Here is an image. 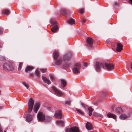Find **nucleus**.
<instances>
[{
	"mask_svg": "<svg viewBox=\"0 0 132 132\" xmlns=\"http://www.w3.org/2000/svg\"><path fill=\"white\" fill-rule=\"evenodd\" d=\"M3 68L4 70L6 71H12L14 69L12 64L8 61L3 64Z\"/></svg>",
	"mask_w": 132,
	"mask_h": 132,
	"instance_id": "1",
	"label": "nucleus"
},
{
	"mask_svg": "<svg viewBox=\"0 0 132 132\" xmlns=\"http://www.w3.org/2000/svg\"><path fill=\"white\" fill-rule=\"evenodd\" d=\"M51 23L53 27L51 28V31L53 32H55L58 30V28L57 23L55 20L52 19L51 20Z\"/></svg>",
	"mask_w": 132,
	"mask_h": 132,
	"instance_id": "2",
	"label": "nucleus"
},
{
	"mask_svg": "<svg viewBox=\"0 0 132 132\" xmlns=\"http://www.w3.org/2000/svg\"><path fill=\"white\" fill-rule=\"evenodd\" d=\"M75 66L76 67L74 68L72 70L73 72L75 74H78L80 73V69L81 67V65L80 63H77L76 64Z\"/></svg>",
	"mask_w": 132,
	"mask_h": 132,
	"instance_id": "3",
	"label": "nucleus"
},
{
	"mask_svg": "<svg viewBox=\"0 0 132 132\" xmlns=\"http://www.w3.org/2000/svg\"><path fill=\"white\" fill-rule=\"evenodd\" d=\"M38 120L40 121H44L45 119V116L44 114L40 112H39L37 115Z\"/></svg>",
	"mask_w": 132,
	"mask_h": 132,
	"instance_id": "4",
	"label": "nucleus"
},
{
	"mask_svg": "<svg viewBox=\"0 0 132 132\" xmlns=\"http://www.w3.org/2000/svg\"><path fill=\"white\" fill-rule=\"evenodd\" d=\"M65 132H79V128L76 126H73L69 128H67Z\"/></svg>",
	"mask_w": 132,
	"mask_h": 132,
	"instance_id": "5",
	"label": "nucleus"
},
{
	"mask_svg": "<svg viewBox=\"0 0 132 132\" xmlns=\"http://www.w3.org/2000/svg\"><path fill=\"white\" fill-rule=\"evenodd\" d=\"M104 65L103 63L100 62H97L95 66V69L96 71H99L101 68H104Z\"/></svg>",
	"mask_w": 132,
	"mask_h": 132,
	"instance_id": "6",
	"label": "nucleus"
},
{
	"mask_svg": "<svg viewBox=\"0 0 132 132\" xmlns=\"http://www.w3.org/2000/svg\"><path fill=\"white\" fill-rule=\"evenodd\" d=\"M105 66L106 69L108 71L112 70L114 68V65L112 63H105Z\"/></svg>",
	"mask_w": 132,
	"mask_h": 132,
	"instance_id": "7",
	"label": "nucleus"
},
{
	"mask_svg": "<svg viewBox=\"0 0 132 132\" xmlns=\"http://www.w3.org/2000/svg\"><path fill=\"white\" fill-rule=\"evenodd\" d=\"M87 45L89 47H92L93 44V41L92 39L90 37L87 38L86 39Z\"/></svg>",
	"mask_w": 132,
	"mask_h": 132,
	"instance_id": "8",
	"label": "nucleus"
},
{
	"mask_svg": "<svg viewBox=\"0 0 132 132\" xmlns=\"http://www.w3.org/2000/svg\"><path fill=\"white\" fill-rule=\"evenodd\" d=\"M55 118L57 119H61L62 117V112L60 110H58L56 111L54 115Z\"/></svg>",
	"mask_w": 132,
	"mask_h": 132,
	"instance_id": "9",
	"label": "nucleus"
},
{
	"mask_svg": "<svg viewBox=\"0 0 132 132\" xmlns=\"http://www.w3.org/2000/svg\"><path fill=\"white\" fill-rule=\"evenodd\" d=\"M52 89L53 90L55 94L58 96H61L63 95V93L61 91L58 90L55 87H52Z\"/></svg>",
	"mask_w": 132,
	"mask_h": 132,
	"instance_id": "10",
	"label": "nucleus"
},
{
	"mask_svg": "<svg viewBox=\"0 0 132 132\" xmlns=\"http://www.w3.org/2000/svg\"><path fill=\"white\" fill-rule=\"evenodd\" d=\"M40 104L39 102L35 103L34 105L33 110L34 112L37 113L39 108H40Z\"/></svg>",
	"mask_w": 132,
	"mask_h": 132,
	"instance_id": "11",
	"label": "nucleus"
},
{
	"mask_svg": "<svg viewBox=\"0 0 132 132\" xmlns=\"http://www.w3.org/2000/svg\"><path fill=\"white\" fill-rule=\"evenodd\" d=\"M61 12L62 14L64 16H67L69 13V11L64 8H62L61 9Z\"/></svg>",
	"mask_w": 132,
	"mask_h": 132,
	"instance_id": "12",
	"label": "nucleus"
},
{
	"mask_svg": "<svg viewBox=\"0 0 132 132\" xmlns=\"http://www.w3.org/2000/svg\"><path fill=\"white\" fill-rule=\"evenodd\" d=\"M34 101L32 98H30L28 101V107L33 108Z\"/></svg>",
	"mask_w": 132,
	"mask_h": 132,
	"instance_id": "13",
	"label": "nucleus"
},
{
	"mask_svg": "<svg viewBox=\"0 0 132 132\" xmlns=\"http://www.w3.org/2000/svg\"><path fill=\"white\" fill-rule=\"evenodd\" d=\"M122 46L120 43H118L117 44L116 51L118 52L121 51L122 50Z\"/></svg>",
	"mask_w": 132,
	"mask_h": 132,
	"instance_id": "14",
	"label": "nucleus"
},
{
	"mask_svg": "<svg viewBox=\"0 0 132 132\" xmlns=\"http://www.w3.org/2000/svg\"><path fill=\"white\" fill-rule=\"evenodd\" d=\"M130 117V115L129 114H123L120 116V118L122 120H123L129 117Z\"/></svg>",
	"mask_w": 132,
	"mask_h": 132,
	"instance_id": "15",
	"label": "nucleus"
},
{
	"mask_svg": "<svg viewBox=\"0 0 132 132\" xmlns=\"http://www.w3.org/2000/svg\"><path fill=\"white\" fill-rule=\"evenodd\" d=\"M86 127L88 130H91L93 129V126L89 122H87L86 124Z\"/></svg>",
	"mask_w": 132,
	"mask_h": 132,
	"instance_id": "16",
	"label": "nucleus"
},
{
	"mask_svg": "<svg viewBox=\"0 0 132 132\" xmlns=\"http://www.w3.org/2000/svg\"><path fill=\"white\" fill-rule=\"evenodd\" d=\"M42 78L44 82L45 83H47L48 85L50 84H51V82L50 80L44 76H42Z\"/></svg>",
	"mask_w": 132,
	"mask_h": 132,
	"instance_id": "17",
	"label": "nucleus"
},
{
	"mask_svg": "<svg viewBox=\"0 0 132 132\" xmlns=\"http://www.w3.org/2000/svg\"><path fill=\"white\" fill-rule=\"evenodd\" d=\"M59 55V52L58 51H55L53 53V58L54 59L56 60Z\"/></svg>",
	"mask_w": 132,
	"mask_h": 132,
	"instance_id": "18",
	"label": "nucleus"
},
{
	"mask_svg": "<svg viewBox=\"0 0 132 132\" xmlns=\"http://www.w3.org/2000/svg\"><path fill=\"white\" fill-rule=\"evenodd\" d=\"M71 58V56L69 54H67L66 55L64 56L63 57V60L64 62H66L67 61L70 60Z\"/></svg>",
	"mask_w": 132,
	"mask_h": 132,
	"instance_id": "19",
	"label": "nucleus"
},
{
	"mask_svg": "<svg viewBox=\"0 0 132 132\" xmlns=\"http://www.w3.org/2000/svg\"><path fill=\"white\" fill-rule=\"evenodd\" d=\"M115 111L118 113L120 114L123 112V110L121 107H118L116 109Z\"/></svg>",
	"mask_w": 132,
	"mask_h": 132,
	"instance_id": "20",
	"label": "nucleus"
},
{
	"mask_svg": "<svg viewBox=\"0 0 132 132\" xmlns=\"http://www.w3.org/2000/svg\"><path fill=\"white\" fill-rule=\"evenodd\" d=\"M34 69L33 67L31 66H28L26 67L25 71L26 72H28L29 71H31L32 69Z\"/></svg>",
	"mask_w": 132,
	"mask_h": 132,
	"instance_id": "21",
	"label": "nucleus"
},
{
	"mask_svg": "<svg viewBox=\"0 0 132 132\" xmlns=\"http://www.w3.org/2000/svg\"><path fill=\"white\" fill-rule=\"evenodd\" d=\"M93 115L96 117L100 118H103V116L102 115L95 112H94Z\"/></svg>",
	"mask_w": 132,
	"mask_h": 132,
	"instance_id": "22",
	"label": "nucleus"
},
{
	"mask_svg": "<svg viewBox=\"0 0 132 132\" xmlns=\"http://www.w3.org/2000/svg\"><path fill=\"white\" fill-rule=\"evenodd\" d=\"M107 116L108 118H112L114 119H116V116L114 114L111 113H108L107 114Z\"/></svg>",
	"mask_w": 132,
	"mask_h": 132,
	"instance_id": "23",
	"label": "nucleus"
},
{
	"mask_svg": "<svg viewBox=\"0 0 132 132\" xmlns=\"http://www.w3.org/2000/svg\"><path fill=\"white\" fill-rule=\"evenodd\" d=\"M56 123L58 125H60L61 126H63L64 125V121L62 120L57 121L56 122Z\"/></svg>",
	"mask_w": 132,
	"mask_h": 132,
	"instance_id": "24",
	"label": "nucleus"
},
{
	"mask_svg": "<svg viewBox=\"0 0 132 132\" xmlns=\"http://www.w3.org/2000/svg\"><path fill=\"white\" fill-rule=\"evenodd\" d=\"M67 22L68 23L71 24H75V21L72 18L68 20Z\"/></svg>",
	"mask_w": 132,
	"mask_h": 132,
	"instance_id": "25",
	"label": "nucleus"
},
{
	"mask_svg": "<svg viewBox=\"0 0 132 132\" xmlns=\"http://www.w3.org/2000/svg\"><path fill=\"white\" fill-rule=\"evenodd\" d=\"M88 110L89 112L88 114L89 116H90L92 115V112L94 111V110L91 107L89 108L88 109Z\"/></svg>",
	"mask_w": 132,
	"mask_h": 132,
	"instance_id": "26",
	"label": "nucleus"
},
{
	"mask_svg": "<svg viewBox=\"0 0 132 132\" xmlns=\"http://www.w3.org/2000/svg\"><path fill=\"white\" fill-rule=\"evenodd\" d=\"M2 12L4 14L8 15L10 14V12L9 10L7 9H5L3 10Z\"/></svg>",
	"mask_w": 132,
	"mask_h": 132,
	"instance_id": "27",
	"label": "nucleus"
},
{
	"mask_svg": "<svg viewBox=\"0 0 132 132\" xmlns=\"http://www.w3.org/2000/svg\"><path fill=\"white\" fill-rule=\"evenodd\" d=\"M26 119L28 121H31L32 119V116L31 115H29L27 117Z\"/></svg>",
	"mask_w": 132,
	"mask_h": 132,
	"instance_id": "28",
	"label": "nucleus"
},
{
	"mask_svg": "<svg viewBox=\"0 0 132 132\" xmlns=\"http://www.w3.org/2000/svg\"><path fill=\"white\" fill-rule=\"evenodd\" d=\"M66 83L65 81L62 80H61V85L62 87H65L66 86Z\"/></svg>",
	"mask_w": 132,
	"mask_h": 132,
	"instance_id": "29",
	"label": "nucleus"
},
{
	"mask_svg": "<svg viewBox=\"0 0 132 132\" xmlns=\"http://www.w3.org/2000/svg\"><path fill=\"white\" fill-rule=\"evenodd\" d=\"M62 62V61L60 59H59L55 61V64L56 65H59L61 64Z\"/></svg>",
	"mask_w": 132,
	"mask_h": 132,
	"instance_id": "30",
	"label": "nucleus"
},
{
	"mask_svg": "<svg viewBox=\"0 0 132 132\" xmlns=\"http://www.w3.org/2000/svg\"><path fill=\"white\" fill-rule=\"evenodd\" d=\"M76 111L78 112L82 115H83L84 114V112L81 110L77 109L76 110Z\"/></svg>",
	"mask_w": 132,
	"mask_h": 132,
	"instance_id": "31",
	"label": "nucleus"
},
{
	"mask_svg": "<svg viewBox=\"0 0 132 132\" xmlns=\"http://www.w3.org/2000/svg\"><path fill=\"white\" fill-rule=\"evenodd\" d=\"M35 75L38 77H40L39 72L38 70H36L35 73Z\"/></svg>",
	"mask_w": 132,
	"mask_h": 132,
	"instance_id": "32",
	"label": "nucleus"
},
{
	"mask_svg": "<svg viewBox=\"0 0 132 132\" xmlns=\"http://www.w3.org/2000/svg\"><path fill=\"white\" fill-rule=\"evenodd\" d=\"M23 63L21 62L20 63L18 68V70H21V68L22 66Z\"/></svg>",
	"mask_w": 132,
	"mask_h": 132,
	"instance_id": "33",
	"label": "nucleus"
},
{
	"mask_svg": "<svg viewBox=\"0 0 132 132\" xmlns=\"http://www.w3.org/2000/svg\"><path fill=\"white\" fill-rule=\"evenodd\" d=\"M23 85L25 86L27 89H28L29 88V85L28 84L25 82H23L22 83Z\"/></svg>",
	"mask_w": 132,
	"mask_h": 132,
	"instance_id": "34",
	"label": "nucleus"
},
{
	"mask_svg": "<svg viewBox=\"0 0 132 132\" xmlns=\"http://www.w3.org/2000/svg\"><path fill=\"white\" fill-rule=\"evenodd\" d=\"M33 109V108L32 107H28V112L29 113H30Z\"/></svg>",
	"mask_w": 132,
	"mask_h": 132,
	"instance_id": "35",
	"label": "nucleus"
},
{
	"mask_svg": "<svg viewBox=\"0 0 132 132\" xmlns=\"http://www.w3.org/2000/svg\"><path fill=\"white\" fill-rule=\"evenodd\" d=\"M71 102V101L70 100H69L66 101L65 103V104L69 105L70 104Z\"/></svg>",
	"mask_w": 132,
	"mask_h": 132,
	"instance_id": "36",
	"label": "nucleus"
},
{
	"mask_svg": "<svg viewBox=\"0 0 132 132\" xmlns=\"http://www.w3.org/2000/svg\"><path fill=\"white\" fill-rule=\"evenodd\" d=\"M43 106L44 107L46 108V109L49 111H51V108L50 107H47L44 105Z\"/></svg>",
	"mask_w": 132,
	"mask_h": 132,
	"instance_id": "37",
	"label": "nucleus"
},
{
	"mask_svg": "<svg viewBox=\"0 0 132 132\" xmlns=\"http://www.w3.org/2000/svg\"><path fill=\"white\" fill-rule=\"evenodd\" d=\"M51 119L50 117H47L46 118V121H47L48 122H50L51 121Z\"/></svg>",
	"mask_w": 132,
	"mask_h": 132,
	"instance_id": "38",
	"label": "nucleus"
},
{
	"mask_svg": "<svg viewBox=\"0 0 132 132\" xmlns=\"http://www.w3.org/2000/svg\"><path fill=\"white\" fill-rule=\"evenodd\" d=\"M81 105L82 106V107L84 108H86V105L84 104L83 103L81 102Z\"/></svg>",
	"mask_w": 132,
	"mask_h": 132,
	"instance_id": "39",
	"label": "nucleus"
},
{
	"mask_svg": "<svg viewBox=\"0 0 132 132\" xmlns=\"http://www.w3.org/2000/svg\"><path fill=\"white\" fill-rule=\"evenodd\" d=\"M46 69H43L40 70L43 73H44L46 71Z\"/></svg>",
	"mask_w": 132,
	"mask_h": 132,
	"instance_id": "40",
	"label": "nucleus"
},
{
	"mask_svg": "<svg viewBox=\"0 0 132 132\" xmlns=\"http://www.w3.org/2000/svg\"><path fill=\"white\" fill-rule=\"evenodd\" d=\"M3 33V29L2 27L0 28V35L2 34Z\"/></svg>",
	"mask_w": 132,
	"mask_h": 132,
	"instance_id": "41",
	"label": "nucleus"
},
{
	"mask_svg": "<svg viewBox=\"0 0 132 132\" xmlns=\"http://www.w3.org/2000/svg\"><path fill=\"white\" fill-rule=\"evenodd\" d=\"M63 66L65 68H68L70 66V64H64Z\"/></svg>",
	"mask_w": 132,
	"mask_h": 132,
	"instance_id": "42",
	"label": "nucleus"
},
{
	"mask_svg": "<svg viewBox=\"0 0 132 132\" xmlns=\"http://www.w3.org/2000/svg\"><path fill=\"white\" fill-rule=\"evenodd\" d=\"M83 65L85 67H87L88 65V63H83Z\"/></svg>",
	"mask_w": 132,
	"mask_h": 132,
	"instance_id": "43",
	"label": "nucleus"
},
{
	"mask_svg": "<svg viewBox=\"0 0 132 132\" xmlns=\"http://www.w3.org/2000/svg\"><path fill=\"white\" fill-rule=\"evenodd\" d=\"M50 78L52 80H54V77L52 75H51L50 76Z\"/></svg>",
	"mask_w": 132,
	"mask_h": 132,
	"instance_id": "44",
	"label": "nucleus"
},
{
	"mask_svg": "<svg viewBox=\"0 0 132 132\" xmlns=\"http://www.w3.org/2000/svg\"><path fill=\"white\" fill-rule=\"evenodd\" d=\"M86 21V20L85 19H81V21L82 22H85Z\"/></svg>",
	"mask_w": 132,
	"mask_h": 132,
	"instance_id": "45",
	"label": "nucleus"
},
{
	"mask_svg": "<svg viewBox=\"0 0 132 132\" xmlns=\"http://www.w3.org/2000/svg\"><path fill=\"white\" fill-rule=\"evenodd\" d=\"M83 9H80V11H79V12H80V13L82 14V12H83Z\"/></svg>",
	"mask_w": 132,
	"mask_h": 132,
	"instance_id": "46",
	"label": "nucleus"
},
{
	"mask_svg": "<svg viewBox=\"0 0 132 132\" xmlns=\"http://www.w3.org/2000/svg\"><path fill=\"white\" fill-rule=\"evenodd\" d=\"M118 4L117 2H115L114 4V6H118Z\"/></svg>",
	"mask_w": 132,
	"mask_h": 132,
	"instance_id": "47",
	"label": "nucleus"
},
{
	"mask_svg": "<svg viewBox=\"0 0 132 132\" xmlns=\"http://www.w3.org/2000/svg\"><path fill=\"white\" fill-rule=\"evenodd\" d=\"M2 44L0 42V48H1L2 47Z\"/></svg>",
	"mask_w": 132,
	"mask_h": 132,
	"instance_id": "48",
	"label": "nucleus"
},
{
	"mask_svg": "<svg viewBox=\"0 0 132 132\" xmlns=\"http://www.w3.org/2000/svg\"><path fill=\"white\" fill-rule=\"evenodd\" d=\"M30 77H32L33 76V73H31L30 75Z\"/></svg>",
	"mask_w": 132,
	"mask_h": 132,
	"instance_id": "49",
	"label": "nucleus"
},
{
	"mask_svg": "<svg viewBox=\"0 0 132 132\" xmlns=\"http://www.w3.org/2000/svg\"><path fill=\"white\" fill-rule=\"evenodd\" d=\"M130 3L132 4V0H129Z\"/></svg>",
	"mask_w": 132,
	"mask_h": 132,
	"instance_id": "50",
	"label": "nucleus"
},
{
	"mask_svg": "<svg viewBox=\"0 0 132 132\" xmlns=\"http://www.w3.org/2000/svg\"><path fill=\"white\" fill-rule=\"evenodd\" d=\"M4 132H6V131H4Z\"/></svg>",
	"mask_w": 132,
	"mask_h": 132,
	"instance_id": "51",
	"label": "nucleus"
}]
</instances>
